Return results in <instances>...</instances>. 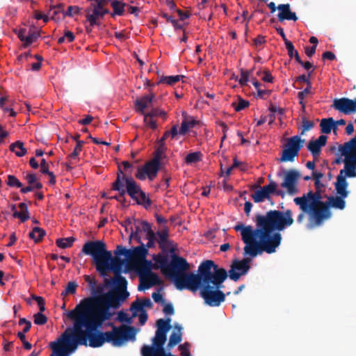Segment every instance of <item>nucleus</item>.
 I'll return each mask as SVG.
<instances>
[{
  "mask_svg": "<svg viewBox=\"0 0 356 356\" xmlns=\"http://www.w3.org/2000/svg\"><path fill=\"white\" fill-rule=\"evenodd\" d=\"M293 202L299 206L301 211H311V220H314V226H321L325 220L332 216L326 202L321 201L320 190H316V192L309 191L301 197H295Z\"/></svg>",
  "mask_w": 356,
  "mask_h": 356,
  "instance_id": "obj_7",
  "label": "nucleus"
},
{
  "mask_svg": "<svg viewBox=\"0 0 356 356\" xmlns=\"http://www.w3.org/2000/svg\"><path fill=\"white\" fill-rule=\"evenodd\" d=\"M298 155L296 152L286 147L282 151V156L280 159V162L293 161L294 158Z\"/></svg>",
  "mask_w": 356,
  "mask_h": 356,
  "instance_id": "obj_37",
  "label": "nucleus"
},
{
  "mask_svg": "<svg viewBox=\"0 0 356 356\" xmlns=\"http://www.w3.org/2000/svg\"><path fill=\"white\" fill-rule=\"evenodd\" d=\"M134 227L135 230H134L133 227H131V234H130V238H134L137 241L138 243H140L141 238L138 235V233L142 231L141 229V225L139 220L134 219Z\"/></svg>",
  "mask_w": 356,
  "mask_h": 356,
  "instance_id": "obj_38",
  "label": "nucleus"
},
{
  "mask_svg": "<svg viewBox=\"0 0 356 356\" xmlns=\"http://www.w3.org/2000/svg\"><path fill=\"white\" fill-rule=\"evenodd\" d=\"M10 150L15 154L17 156L22 157L27 153L26 148L24 147V143L17 140L10 145Z\"/></svg>",
  "mask_w": 356,
  "mask_h": 356,
  "instance_id": "obj_30",
  "label": "nucleus"
},
{
  "mask_svg": "<svg viewBox=\"0 0 356 356\" xmlns=\"http://www.w3.org/2000/svg\"><path fill=\"white\" fill-rule=\"evenodd\" d=\"M313 71H314V70H312L311 72H309L307 75L302 74V75L298 76V77H296V81L305 82V83H307V86L310 87L311 85H312V83H311L309 79H310V76H311L312 73L313 72Z\"/></svg>",
  "mask_w": 356,
  "mask_h": 356,
  "instance_id": "obj_61",
  "label": "nucleus"
},
{
  "mask_svg": "<svg viewBox=\"0 0 356 356\" xmlns=\"http://www.w3.org/2000/svg\"><path fill=\"white\" fill-rule=\"evenodd\" d=\"M74 241V237L60 238L56 241V244L60 248H68L72 246Z\"/></svg>",
  "mask_w": 356,
  "mask_h": 356,
  "instance_id": "obj_39",
  "label": "nucleus"
},
{
  "mask_svg": "<svg viewBox=\"0 0 356 356\" xmlns=\"http://www.w3.org/2000/svg\"><path fill=\"white\" fill-rule=\"evenodd\" d=\"M302 129L301 131V134L303 135L305 131L310 130L314 126V123L312 121L307 120L305 118H302Z\"/></svg>",
  "mask_w": 356,
  "mask_h": 356,
  "instance_id": "obj_59",
  "label": "nucleus"
},
{
  "mask_svg": "<svg viewBox=\"0 0 356 356\" xmlns=\"http://www.w3.org/2000/svg\"><path fill=\"white\" fill-rule=\"evenodd\" d=\"M184 77L183 76H181V75H175V76H163L159 81L158 82L157 84H159V83H167L168 85H173L175 84V83L178 82L180 81L181 78Z\"/></svg>",
  "mask_w": 356,
  "mask_h": 356,
  "instance_id": "obj_43",
  "label": "nucleus"
},
{
  "mask_svg": "<svg viewBox=\"0 0 356 356\" xmlns=\"http://www.w3.org/2000/svg\"><path fill=\"white\" fill-rule=\"evenodd\" d=\"M18 207L20 209L21 211H15V212L13 214V216L14 218H19L22 222H24L30 218L27 204L24 202H22L19 204Z\"/></svg>",
  "mask_w": 356,
  "mask_h": 356,
  "instance_id": "obj_29",
  "label": "nucleus"
},
{
  "mask_svg": "<svg viewBox=\"0 0 356 356\" xmlns=\"http://www.w3.org/2000/svg\"><path fill=\"white\" fill-rule=\"evenodd\" d=\"M45 234L46 232L44 231V229L38 227H35L33 229L32 232L29 233V236L35 243H38L42 239Z\"/></svg>",
  "mask_w": 356,
  "mask_h": 356,
  "instance_id": "obj_33",
  "label": "nucleus"
},
{
  "mask_svg": "<svg viewBox=\"0 0 356 356\" xmlns=\"http://www.w3.org/2000/svg\"><path fill=\"white\" fill-rule=\"evenodd\" d=\"M341 156H344V169L340 170L334 184L337 193L342 197H347L348 184L347 177H356V135L348 142L339 146Z\"/></svg>",
  "mask_w": 356,
  "mask_h": 356,
  "instance_id": "obj_6",
  "label": "nucleus"
},
{
  "mask_svg": "<svg viewBox=\"0 0 356 356\" xmlns=\"http://www.w3.org/2000/svg\"><path fill=\"white\" fill-rule=\"evenodd\" d=\"M113 12L111 13L112 17H115V15L122 16L124 13V6L125 3L118 1V0H113L111 1V3Z\"/></svg>",
  "mask_w": 356,
  "mask_h": 356,
  "instance_id": "obj_32",
  "label": "nucleus"
},
{
  "mask_svg": "<svg viewBox=\"0 0 356 356\" xmlns=\"http://www.w3.org/2000/svg\"><path fill=\"white\" fill-rule=\"evenodd\" d=\"M90 5L86 8V20L89 22L90 26L93 27L95 25L98 24V20L102 19V13L99 12V3L95 1H90ZM88 32L92 31V28H86Z\"/></svg>",
  "mask_w": 356,
  "mask_h": 356,
  "instance_id": "obj_13",
  "label": "nucleus"
},
{
  "mask_svg": "<svg viewBox=\"0 0 356 356\" xmlns=\"http://www.w3.org/2000/svg\"><path fill=\"white\" fill-rule=\"evenodd\" d=\"M200 277L195 287L189 291L195 293L200 289V296L205 304L210 307H218L225 300V294L220 290L228 277L227 271L219 267L213 260L202 261L198 266Z\"/></svg>",
  "mask_w": 356,
  "mask_h": 356,
  "instance_id": "obj_3",
  "label": "nucleus"
},
{
  "mask_svg": "<svg viewBox=\"0 0 356 356\" xmlns=\"http://www.w3.org/2000/svg\"><path fill=\"white\" fill-rule=\"evenodd\" d=\"M118 320L120 322H126L127 323H131V318L129 316V315L123 311H120L118 314Z\"/></svg>",
  "mask_w": 356,
  "mask_h": 356,
  "instance_id": "obj_64",
  "label": "nucleus"
},
{
  "mask_svg": "<svg viewBox=\"0 0 356 356\" xmlns=\"http://www.w3.org/2000/svg\"><path fill=\"white\" fill-rule=\"evenodd\" d=\"M300 177V173L294 169H290L284 172V177L281 186L286 188L289 195H295L298 190L297 184Z\"/></svg>",
  "mask_w": 356,
  "mask_h": 356,
  "instance_id": "obj_11",
  "label": "nucleus"
},
{
  "mask_svg": "<svg viewBox=\"0 0 356 356\" xmlns=\"http://www.w3.org/2000/svg\"><path fill=\"white\" fill-rule=\"evenodd\" d=\"M197 124L198 121L193 118H191L190 120L185 118L181 124V127L179 130V134L185 135L191 128H193Z\"/></svg>",
  "mask_w": 356,
  "mask_h": 356,
  "instance_id": "obj_31",
  "label": "nucleus"
},
{
  "mask_svg": "<svg viewBox=\"0 0 356 356\" xmlns=\"http://www.w3.org/2000/svg\"><path fill=\"white\" fill-rule=\"evenodd\" d=\"M78 284L76 282H69L64 291H62L61 296H66L69 294L74 295L76 292Z\"/></svg>",
  "mask_w": 356,
  "mask_h": 356,
  "instance_id": "obj_44",
  "label": "nucleus"
},
{
  "mask_svg": "<svg viewBox=\"0 0 356 356\" xmlns=\"http://www.w3.org/2000/svg\"><path fill=\"white\" fill-rule=\"evenodd\" d=\"M34 323L38 325H43L47 322V318L41 312H38L33 316Z\"/></svg>",
  "mask_w": 356,
  "mask_h": 356,
  "instance_id": "obj_55",
  "label": "nucleus"
},
{
  "mask_svg": "<svg viewBox=\"0 0 356 356\" xmlns=\"http://www.w3.org/2000/svg\"><path fill=\"white\" fill-rule=\"evenodd\" d=\"M67 317L73 321L72 327H67L59 337L62 343L76 350L78 345L99 348L104 343H111L115 347L122 346L127 341H135L137 330L129 325L112 326V331L102 332L106 321L82 310L74 308L67 313Z\"/></svg>",
  "mask_w": 356,
  "mask_h": 356,
  "instance_id": "obj_2",
  "label": "nucleus"
},
{
  "mask_svg": "<svg viewBox=\"0 0 356 356\" xmlns=\"http://www.w3.org/2000/svg\"><path fill=\"white\" fill-rule=\"evenodd\" d=\"M129 179L134 178L131 175H124L120 166H118L116 179L112 184V190L119 191V193H120V196H124V185L127 184V180Z\"/></svg>",
  "mask_w": 356,
  "mask_h": 356,
  "instance_id": "obj_15",
  "label": "nucleus"
},
{
  "mask_svg": "<svg viewBox=\"0 0 356 356\" xmlns=\"http://www.w3.org/2000/svg\"><path fill=\"white\" fill-rule=\"evenodd\" d=\"M291 210L284 212L278 210H270L265 216L257 214L255 217L256 228L245 226L243 224L235 225L234 229L240 231L241 238L245 243L243 254L241 260L234 259L227 271L229 278L234 282L240 277L245 275L250 269L252 259L263 252L268 254L274 253L281 243L282 235L280 232L293 223Z\"/></svg>",
  "mask_w": 356,
  "mask_h": 356,
  "instance_id": "obj_1",
  "label": "nucleus"
},
{
  "mask_svg": "<svg viewBox=\"0 0 356 356\" xmlns=\"http://www.w3.org/2000/svg\"><path fill=\"white\" fill-rule=\"evenodd\" d=\"M156 235L159 237L158 243L159 248L163 251H165L170 245V241H168V229L167 228H164L161 231L157 232Z\"/></svg>",
  "mask_w": 356,
  "mask_h": 356,
  "instance_id": "obj_26",
  "label": "nucleus"
},
{
  "mask_svg": "<svg viewBox=\"0 0 356 356\" xmlns=\"http://www.w3.org/2000/svg\"><path fill=\"white\" fill-rule=\"evenodd\" d=\"M345 197H342L341 196H330L327 197V201L326 202L328 209L330 207H333L338 209H343L346 207V202L344 200Z\"/></svg>",
  "mask_w": 356,
  "mask_h": 356,
  "instance_id": "obj_25",
  "label": "nucleus"
},
{
  "mask_svg": "<svg viewBox=\"0 0 356 356\" xmlns=\"http://www.w3.org/2000/svg\"><path fill=\"white\" fill-rule=\"evenodd\" d=\"M6 184L10 187L18 188L20 189L23 188L22 183L15 176L12 175H9L8 176V180Z\"/></svg>",
  "mask_w": 356,
  "mask_h": 356,
  "instance_id": "obj_48",
  "label": "nucleus"
},
{
  "mask_svg": "<svg viewBox=\"0 0 356 356\" xmlns=\"http://www.w3.org/2000/svg\"><path fill=\"white\" fill-rule=\"evenodd\" d=\"M304 142L305 140L301 139L300 136H294L288 138L286 147L298 154L303 146Z\"/></svg>",
  "mask_w": 356,
  "mask_h": 356,
  "instance_id": "obj_23",
  "label": "nucleus"
},
{
  "mask_svg": "<svg viewBox=\"0 0 356 356\" xmlns=\"http://www.w3.org/2000/svg\"><path fill=\"white\" fill-rule=\"evenodd\" d=\"M170 318L166 320L160 318L156 321V327L155 336L152 338V346L143 345L140 353L142 356H156L159 353H163L165 348L164 345L167 339V333L170 330Z\"/></svg>",
  "mask_w": 356,
  "mask_h": 356,
  "instance_id": "obj_8",
  "label": "nucleus"
},
{
  "mask_svg": "<svg viewBox=\"0 0 356 356\" xmlns=\"http://www.w3.org/2000/svg\"><path fill=\"white\" fill-rule=\"evenodd\" d=\"M251 197L255 203L261 202H264V200L268 199L261 187L259 190L252 193Z\"/></svg>",
  "mask_w": 356,
  "mask_h": 356,
  "instance_id": "obj_49",
  "label": "nucleus"
},
{
  "mask_svg": "<svg viewBox=\"0 0 356 356\" xmlns=\"http://www.w3.org/2000/svg\"><path fill=\"white\" fill-rule=\"evenodd\" d=\"M83 144L84 142L83 140H78L73 152L68 156V158L70 159H76L82 150Z\"/></svg>",
  "mask_w": 356,
  "mask_h": 356,
  "instance_id": "obj_52",
  "label": "nucleus"
},
{
  "mask_svg": "<svg viewBox=\"0 0 356 356\" xmlns=\"http://www.w3.org/2000/svg\"><path fill=\"white\" fill-rule=\"evenodd\" d=\"M136 270L140 276V277H143L146 276L148 273L152 272L151 270V265L152 263L150 261L147 259L136 262Z\"/></svg>",
  "mask_w": 356,
  "mask_h": 356,
  "instance_id": "obj_28",
  "label": "nucleus"
},
{
  "mask_svg": "<svg viewBox=\"0 0 356 356\" xmlns=\"http://www.w3.org/2000/svg\"><path fill=\"white\" fill-rule=\"evenodd\" d=\"M6 101H8V97H1L0 98V108L3 111L4 113H9L12 117H15L17 113L14 111L12 107H7L5 106Z\"/></svg>",
  "mask_w": 356,
  "mask_h": 356,
  "instance_id": "obj_50",
  "label": "nucleus"
},
{
  "mask_svg": "<svg viewBox=\"0 0 356 356\" xmlns=\"http://www.w3.org/2000/svg\"><path fill=\"white\" fill-rule=\"evenodd\" d=\"M136 203L138 204L143 205L145 209H147L152 205V202L146 193L141 190Z\"/></svg>",
  "mask_w": 356,
  "mask_h": 356,
  "instance_id": "obj_41",
  "label": "nucleus"
},
{
  "mask_svg": "<svg viewBox=\"0 0 356 356\" xmlns=\"http://www.w3.org/2000/svg\"><path fill=\"white\" fill-rule=\"evenodd\" d=\"M105 285L99 284L96 285L90 291V297L100 298L104 293Z\"/></svg>",
  "mask_w": 356,
  "mask_h": 356,
  "instance_id": "obj_54",
  "label": "nucleus"
},
{
  "mask_svg": "<svg viewBox=\"0 0 356 356\" xmlns=\"http://www.w3.org/2000/svg\"><path fill=\"white\" fill-rule=\"evenodd\" d=\"M25 179L26 180L28 186L20 189V192L22 194H26L35 189L39 190L42 188V184L39 181L35 173H27L25 176Z\"/></svg>",
  "mask_w": 356,
  "mask_h": 356,
  "instance_id": "obj_17",
  "label": "nucleus"
},
{
  "mask_svg": "<svg viewBox=\"0 0 356 356\" xmlns=\"http://www.w3.org/2000/svg\"><path fill=\"white\" fill-rule=\"evenodd\" d=\"M105 266H103V270L98 271L102 277H106L108 270H112L114 276L121 275L122 266L124 264V260L120 258L113 259L112 260H106Z\"/></svg>",
  "mask_w": 356,
  "mask_h": 356,
  "instance_id": "obj_14",
  "label": "nucleus"
},
{
  "mask_svg": "<svg viewBox=\"0 0 356 356\" xmlns=\"http://www.w3.org/2000/svg\"><path fill=\"white\" fill-rule=\"evenodd\" d=\"M31 298L33 300H35L38 305L40 312L42 314L43 312L45 311V301L44 299L41 296H38L36 295H32Z\"/></svg>",
  "mask_w": 356,
  "mask_h": 356,
  "instance_id": "obj_56",
  "label": "nucleus"
},
{
  "mask_svg": "<svg viewBox=\"0 0 356 356\" xmlns=\"http://www.w3.org/2000/svg\"><path fill=\"white\" fill-rule=\"evenodd\" d=\"M82 252L92 257L97 271L103 270L106 260H112V254L106 250V243L102 241L86 242L82 248Z\"/></svg>",
  "mask_w": 356,
  "mask_h": 356,
  "instance_id": "obj_9",
  "label": "nucleus"
},
{
  "mask_svg": "<svg viewBox=\"0 0 356 356\" xmlns=\"http://www.w3.org/2000/svg\"><path fill=\"white\" fill-rule=\"evenodd\" d=\"M252 70H241V77L239 79H236V81H238V83L241 86H245L247 85V83L249 81L250 75L252 74Z\"/></svg>",
  "mask_w": 356,
  "mask_h": 356,
  "instance_id": "obj_47",
  "label": "nucleus"
},
{
  "mask_svg": "<svg viewBox=\"0 0 356 356\" xmlns=\"http://www.w3.org/2000/svg\"><path fill=\"white\" fill-rule=\"evenodd\" d=\"M52 14L51 17L54 18L56 15L59 13H63V15L64 16V6L62 3L58 4L56 6H54L51 8Z\"/></svg>",
  "mask_w": 356,
  "mask_h": 356,
  "instance_id": "obj_62",
  "label": "nucleus"
},
{
  "mask_svg": "<svg viewBox=\"0 0 356 356\" xmlns=\"http://www.w3.org/2000/svg\"><path fill=\"white\" fill-rule=\"evenodd\" d=\"M113 282V287L115 288L113 291L120 293L121 294L127 291V281L124 277L122 275L114 276Z\"/></svg>",
  "mask_w": 356,
  "mask_h": 356,
  "instance_id": "obj_24",
  "label": "nucleus"
},
{
  "mask_svg": "<svg viewBox=\"0 0 356 356\" xmlns=\"http://www.w3.org/2000/svg\"><path fill=\"white\" fill-rule=\"evenodd\" d=\"M202 154L200 152H191L187 154L185 162L187 164L195 163L200 161Z\"/></svg>",
  "mask_w": 356,
  "mask_h": 356,
  "instance_id": "obj_46",
  "label": "nucleus"
},
{
  "mask_svg": "<svg viewBox=\"0 0 356 356\" xmlns=\"http://www.w3.org/2000/svg\"><path fill=\"white\" fill-rule=\"evenodd\" d=\"M170 261L168 254H158L154 256V260L161 268V272L171 278L178 290H189L194 288L200 273L194 274L186 273L190 269V265L186 259L172 253Z\"/></svg>",
  "mask_w": 356,
  "mask_h": 356,
  "instance_id": "obj_4",
  "label": "nucleus"
},
{
  "mask_svg": "<svg viewBox=\"0 0 356 356\" xmlns=\"http://www.w3.org/2000/svg\"><path fill=\"white\" fill-rule=\"evenodd\" d=\"M161 163L157 162V159H152L147 162L144 168L147 172V177L150 181H152L157 175L160 170Z\"/></svg>",
  "mask_w": 356,
  "mask_h": 356,
  "instance_id": "obj_22",
  "label": "nucleus"
},
{
  "mask_svg": "<svg viewBox=\"0 0 356 356\" xmlns=\"http://www.w3.org/2000/svg\"><path fill=\"white\" fill-rule=\"evenodd\" d=\"M182 327L178 324L175 325V330L171 333L167 349L170 350L174 346L179 343L182 340Z\"/></svg>",
  "mask_w": 356,
  "mask_h": 356,
  "instance_id": "obj_21",
  "label": "nucleus"
},
{
  "mask_svg": "<svg viewBox=\"0 0 356 356\" xmlns=\"http://www.w3.org/2000/svg\"><path fill=\"white\" fill-rule=\"evenodd\" d=\"M144 277L145 278L146 282H147V287H152L155 285H159L161 282L159 275L156 273H153L152 271L148 273Z\"/></svg>",
  "mask_w": 356,
  "mask_h": 356,
  "instance_id": "obj_36",
  "label": "nucleus"
},
{
  "mask_svg": "<svg viewBox=\"0 0 356 356\" xmlns=\"http://www.w3.org/2000/svg\"><path fill=\"white\" fill-rule=\"evenodd\" d=\"M131 310L134 312L133 316H136L138 312H143V311H145L140 302V300H137L131 304Z\"/></svg>",
  "mask_w": 356,
  "mask_h": 356,
  "instance_id": "obj_60",
  "label": "nucleus"
},
{
  "mask_svg": "<svg viewBox=\"0 0 356 356\" xmlns=\"http://www.w3.org/2000/svg\"><path fill=\"white\" fill-rule=\"evenodd\" d=\"M250 103L248 101L241 99V97H239L238 103H232V106L234 107L235 111L237 112L245 109V108L248 107Z\"/></svg>",
  "mask_w": 356,
  "mask_h": 356,
  "instance_id": "obj_53",
  "label": "nucleus"
},
{
  "mask_svg": "<svg viewBox=\"0 0 356 356\" xmlns=\"http://www.w3.org/2000/svg\"><path fill=\"white\" fill-rule=\"evenodd\" d=\"M268 179L270 180V183L268 185H266L263 187H261V189L265 193L267 197L270 198V195L275 193V191H276V188L277 187V184L276 182H275L273 180L270 179V175L268 176Z\"/></svg>",
  "mask_w": 356,
  "mask_h": 356,
  "instance_id": "obj_40",
  "label": "nucleus"
},
{
  "mask_svg": "<svg viewBox=\"0 0 356 356\" xmlns=\"http://www.w3.org/2000/svg\"><path fill=\"white\" fill-rule=\"evenodd\" d=\"M312 88V86H307L306 88H305L302 91H300L298 93V97L300 99V104L302 105V108L303 110H305V104L303 103V99H305V96L310 92Z\"/></svg>",
  "mask_w": 356,
  "mask_h": 356,
  "instance_id": "obj_57",
  "label": "nucleus"
},
{
  "mask_svg": "<svg viewBox=\"0 0 356 356\" xmlns=\"http://www.w3.org/2000/svg\"><path fill=\"white\" fill-rule=\"evenodd\" d=\"M81 8L76 6H70L67 8V11L64 13V17H72L74 15L79 14Z\"/></svg>",
  "mask_w": 356,
  "mask_h": 356,
  "instance_id": "obj_58",
  "label": "nucleus"
},
{
  "mask_svg": "<svg viewBox=\"0 0 356 356\" xmlns=\"http://www.w3.org/2000/svg\"><path fill=\"white\" fill-rule=\"evenodd\" d=\"M332 107L339 112L348 115L356 113V98L351 99L346 97L335 99Z\"/></svg>",
  "mask_w": 356,
  "mask_h": 356,
  "instance_id": "obj_12",
  "label": "nucleus"
},
{
  "mask_svg": "<svg viewBox=\"0 0 356 356\" xmlns=\"http://www.w3.org/2000/svg\"><path fill=\"white\" fill-rule=\"evenodd\" d=\"M125 193H127L130 197L137 202L138 197L141 192L140 186L134 179L127 180V184L124 185Z\"/></svg>",
  "mask_w": 356,
  "mask_h": 356,
  "instance_id": "obj_20",
  "label": "nucleus"
},
{
  "mask_svg": "<svg viewBox=\"0 0 356 356\" xmlns=\"http://www.w3.org/2000/svg\"><path fill=\"white\" fill-rule=\"evenodd\" d=\"M321 131L323 134H328L332 130L336 133L337 127L334 126V120L332 118H323L320 123Z\"/></svg>",
  "mask_w": 356,
  "mask_h": 356,
  "instance_id": "obj_27",
  "label": "nucleus"
},
{
  "mask_svg": "<svg viewBox=\"0 0 356 356\" xmlns=\"http://www.w3.org/2000/svg\"><path fill=\"white\" fill-rule=\"evenodd\" d=\"M154 117H161L163 120H165L167 118V113L165 111L161 110L159 108H152L149 112L147 113L146 114H144V122H147L148 118Z\"/></svg>",
  "mask_w": 356,
  "mask_h": 356,
  "instance_id": "obj_34",
  "label": "nucleus"
},
{
  "mask_svg": "<svg viewBox=\"0 0 356 356\" xmlns=\"http://www.w3.org/2000/svg\"><path fill=\"white\" fill-rule=\"evenodd\" d=\"M154 97V94L150 91L149 95H144L137 99L134 103L136 111L143 115L146 114L147 113H145V109L150 106Z\"/></svg>",
  "mask_w": 356,
  "mask_h": 356,
  "instance_id": "obj_18",
  "label": "nucleus"
},
{
  "mask_svg": "<svg viewBox=\"0 0 356 356\" xmlns=\"http://www.w3.org/2000/svg\"><path fill=\"white\" fill-rule=\"evenodd\" d=\"M140 243V245L129 250H127L122 245H118L114 251V254L116 256L124 255L128 259L136 262L145 260L148 254V250L141 241Z\"/></svg>",
  "mask_w": 356,
  "mask_h": 356,
  "instance_id": "obj_10",
  "label": "nucleus"
},
{
  "mask_svg": "<svg viewBox=\"0 0 356 356\" xmlns=\"http://www.w3.org/2000/svg\"><path fill=\"white\" fill-rule=\"evenodd\" d=\"M277 33L282 37L283 40L284 41V44L286 45V48L289 51H292L293 50V43L287 40L286 35L284 33V29L282 27L276 28Z\"/></svg>",
  "mask_w": 356,
  "mask_h": 356,
  "instance_id": "obj_51",
  "label": "nucleus"
},
{
  "mask_svg": "<svg viewBox=\"0 0 356 356\" xmlns=\"http://www.w3.org/2000/svg\"><path fill=\"white\" fill-rule=\"evenodd\" d=\"M167 150V147L165 145H159L158 144V146L156 149L154 158L152 159H157V162L161 163V161L163 158H164L165 152Z\"/></svg>",
  "mask_w": 356,
  "mask_h": 356,
  "instance_id": "obj_45",
  "label": "nucleus"
},
{
  "mask_svg": "<svg viewBox=\"0 0 356 356\" xmlns=\"http://www.w3.org/2000/svg\"><path fill=\"white\" fill-rule=\"evenodd\" d=\"M15 33L17 35L19 39L24 42V47H27L31 44V41L29 38H27V31L26 29H20L19 30L15 31Z\"/></svg>",
  "mask_w": 356,
  "mask_h": 356,
  "instance_id": "obj_42",
  "label": "nucleus"
},
{
  "mask_svg": "<svg viewBox=\"0 0 356 356\" xmlns=\"http://www.w3.org/2000/svg\"><path fill=\"white\" fill-rule=\"evenodd\" d=\"M83 277L86 282L88 283L90 291H91V290L97 285V281L95 277L85 275Z\"/></svg>",
  "mask_w": 356,
  "mask_h": 356,
  "instance_id": "obj_63",
  "label": "nucleus"
},
{
  "mask_svg": "<svg viewBox=\"0 0 356 356\" xmlns=\"http://www.w3.org/2000/svg\"><path fill=\"white\" fill-rule=\"evenodd\" d=\"M49 346L51 350L49 356H61L62 342L59 337L56 341L50 342Z\"/></svg>",
  "mask_w": 356,
  "mask_h": 356,
  "instance_id": "obj_35",
  "label": "nucleus"
},
{
  "mask_svg": "<svg viewBox=\"0 0 356 356\" xmlns=\"http://www.w3.org/2000/svg\"><path fill=\"white\" fill-rule=\"evenodd\" d=\"M129 296L128 291L123 294L111 291L105 293L100 298L87 297L76 305L77 310H82L104 321H109L115 314L111 309H118L121 302L124 301Z\"/></svg>",
  "mask_w": 356,
  "mask_h": 356,
  "instance_id": "obj_5",
  "label": "nucleus"
},
{
  "mask_svg": "<svg viewBox=\"0 0 356 356\" xmlns=\"http://www.w3.org/2000/svg\"><path fill=\"white\" fill-rule=\"evenodd\" d=\"M277 9L280 10L277 15L280 22H283L284 20H293L296 22L298 20L296 14L291 10L290 5L289 3L280 4L277 6Z\"/></svg>",
  "mask_w": 356,
  "mask_h": 356,
  "instance_id": "obj_19",
  "label": "nucleus"
},
{
  "mask_svg": "<svg viewBox=\"0 0 356 356\" xmlns=\"http://www.w3.org/2000/svg\"><path fill=\"white\" fill-rule=\"evenodd\" d=\"M327 137L320 136L316 140H310L307 145V149L312 153L314 159L319 156L321 148L326 145Z\"/></svg>",
  "mask_w": 356,
  "mask_h": 356,
  "instance_id": "obj_16",
  "label": "nucleus"
}]
</instances>
